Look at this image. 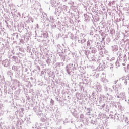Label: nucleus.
I'll use <instances>...</instances> for the list:
<instances>
[{"label":"nucleus","instance_id":"55","mask_svg":"<svg viewBox=\"0 0 129 129\" xmlns=\"http://www.w3.org/2000/svg\"><path fill=\"white\" fill-rule=\"evenodd\" d=\"M117 102H112V104L113 105V106H114V107H115V108H117Z\"/></svg>","mask_w":129,"mask_h":129},{"label":"nucleus","instance_id":"30","mask_svg":"<svg viewBox=\"0 0 129 129\" xmlns=\"http://www.w3.org/2000/svg\"><path fill=\"white\" fill-rule=\"evenodd\" d=\"M39 8H40V5L37 3H35L32 6V9L33 10H38Z\"/></svg>","mask_w":129,"mask_h":129},{"label":"nucleus","instance_id":"54","mask_svg":"<svg viewBox=\"0 0 129 129\" xmlns=\"http://www.w3.org/2000/svg\"><path fill=\"white\" fill-rule=\"evenodd\" d=\"M49 22H51V23H54V21H55V19H54V17L53 16L50 17V20L48 19Z\"/></svg>","mask_w":129,"mask_h":129},{"label":"nucleus","instance_id":"21","mask_svg":"<svg viewBox=\"0 0 129 129\" xmlns=\"http://www.w3.org/2000/svg\"><path fill=\"white\" fill-rule=\"evenodd\" d=\"M96 47L98 49V51H103L104 50V46L102 45L101 42H98L97 43Z\"/></svg>","mask_w":129,"mask_h":129},{"label":"nucleus","instance_id":"40","mask_svg":"<svg viewBox=\"0 0 129 129\" xmlns=\"http://www.w3.org/2000/svg\"><path fill=\"white\" fill-rule=\"evenodd\" d=\"M92 110L91 109H90V108H87V113H86V114L87 115H91V111H92Z\"/></svg>","mask_w":129,"mask_h":129},{"label":"nucleus","instance_id":"10","mask_svg":"<svg viewBox=\"0 0 129 129\" xmlns=\"http://www.w3.org/2000/svg\"><path fill=\"white\" fill-rule=\"evenodd\" d=\"M50 4L52 7L55 8V10H56V7L58 8L59 5L61 4V2L60 0H51Z\"/></svg>","mask_w":129,"mask_h":129},{"label":"nucleus","instance_id":"22","mask_svg":"<svg viewBox=\"0 0 129 129\" xmlns=\"http://www.w3.org/2000/svg\"><path fill=\"white\" fill-rule=\"evenodd\" d=\"M11 36L12 37V40L14 41V40H19V37L21 36V34L18 33H14L11 34Z\"/></svg>","mask_w":129,"mask_h":129},{"label":"nucleus","instance_id":"12","mask_svg":"<svg viewBox=\"0 0 129 129\" xmlns=\"http://www.w3.org/2000/svg\"><path fill=\"white\" fill-rule=\"evenodd\" d=\"M12 70L15 71H21L23 69L22 63H18L17 66L13 65L12 67Z\"/></svg>","mask_w":129,"mask_h":129},{"label":"nucleus","instance_id":"37","mask_svg":"<svg viewBox=\"0 0 129 129\" xmlns=\"http://www.w3.org/2000/svg\"><path fill=\"white\" fill-rule=\"evenodd\" d=\"M123 36L124 38H127L129 37V31L128 30H124L123 33Z\"/></svg>","mask_w":129,"mask_h":129},{"label":"nucleus","instance_id":"32","mask_svg":"<svg viewBox=\"0 0 129 129\" xmlns=\"http://www.w3.org/2000/svg\"><path fill=\"white\" fill-rule=\"evenodd\" d=\"M19 41L20 45H21V44H23V45H24L25 43H27V41H25V39H24V38L23 37V36H22L21 38L19 39Z\"/></svg>","mask_w":129,"mask_h":129},{"label":"nucleus","instance_id":"17","mask_svg":"<svg viewBox=\"0 0 129 129\" xmlns=\"http://www.w3.org/2000/svg\"><path fill=\"white\" fill-rule=\"evenodd\" d=\"M86 44L87 48L91 49L93 46V45H94V42H93V40L89 39L87 40Z\"/></svg>","mask_w":129,"mask_h":129},{"label":"nucleus","instance_id":"61","mask_svg":"<svg viewBox=\"0 0 129 129\" xmlns=\"http://www.w3.org/2000/svg\"><path fill=\"white\" fill-rule=\"evenodd\" d=\"M94 19L96 20L95 21H96V22H98V21H99V17L96 16V17H94Z\"/></svg>","mask_w":129,"mask_h":129},{"label":"nucleus","instance_id":"51","mask_svg":"<svg viewBox=\"0 0 129 129\" xmlns=\"http://www.w3.org/2000/svg\"><path fill=\"white\" fill-rule=\"evenodd\" d=\"M25 120H26L27 123H31V118L30 117H27Z\"/></svg>","mask_w":129,"mask_h":129},{"label":"nucleus","instance_id":"1","mask_svg":"<svg viewBox=\"0 0 129 129\" xmlns=\"http://www.w3.org/2000/svg\"><path fill=\"white\" fill-rule=\"evenodd\" d=\"M79 69V71L81 73H84V70L81 66H78L77 62H74V63H69L66 66L64 70L66 73L68 74L69 76H73L76 74L75 70Z\"/></svg>","mask_w":129,"mask_h":129},{"label":"nucleus","instance_id":"2","mask_svg":"<svg viewBox=\"0 0 129 129\" xmlns=\"http://www.w3.org/2000/svg\"><path fill=\"white\" fill-rule=\"evenodd\" d=\"M89 50H85L84 51V54L86 58L89 60L90 62H95L97 59L92 54H96L97 53V49L95 47H91Z\"/></svg>","mask_w":129,"mask_h":129},{"label":"nucleus","instance_id":"50","mask_svg":"<svg viewBox=\"0 0 129 129\" xmlns=\"http://www.w3.org/2000/svg\"><path fill=\"white\" fill-rule=\"evenodd\" d=\"M13 61H14V62H15L16 63H17L18 61V57L16 56H14L13 57Z\"/></svg>","mask_w":129,"mask_h":129},{"label":"nucleus","instance_id":"43","mask_svg":"<svg viewBox=\"0 0 129 129\" xmlns=\"http://www.w3.org/2000/svg\"><path fill=\"white\" fill-rule=\"evenodd\" d=\"M7 75L8 76H10L11 80H12V77L13 76V73L12 72V71H8Z\"/></svg>","mask_w":129,"mask_h":129},{"label":"nucleus","instance_id":"24","mask_svg":"<svg viewBox=\"0 0 129 129\" xmlns=\"http://www.w3.org/2000/svg\"><path fill=\"white\" fill-rule=\"evenodd\" d=\"M37 124H38V123H36V124H35V125H34V126H33V129H48L47 128V127H42V126H43V124H42V123H39V126H40V127H37L36 126V125H37Z\"/></svg>","mask_w":129,"mask_h":129},{"label":"nucleus","instance_id":"3","mask_svg":"<svg viewBox=\"0 0 129 129\" xmlns=\"http://www.w3.org/2000/svg\"><path fill=\"white\" fill-rule=\"evenodd\" d=\"M109 117L113 119L114 121H118V120H123L124 119V115L121 114H116L113 112H110Z\"/></svg>","mask_w":129,"mask_h":129},{"label":"nucleus","instance_id":"34","mask_svg":"<svg viewBox=\"0 0 129 129\" xmlns=\"http://www.w3.org/2000/svg\"><path fill=\"white\" fill-rule=\"evenodd\" d=\"M107 95H108L109 97H106V101L107 102H110V101L113 99V97H112L111 95H108V94H107Z\"/></svg>","mask_w":129,"mask_h":129},{"label":"nucleus","instance_id":"11","mask_svg":"<svg viewBox=\"0 0 129 129\" xmlns=\"http://www.w3.org/2000/svg\"><path fill=\"white\" fill-rule=\"evenodd\" d=\"M98 106H100V109H103V110H105V111H107V112L109 111V109H110V107L105 103H103L102 105H98Z\"/></svg>","mask_w":129,"mask_h":129},{"label":"nucleus","instance_id":"6","mask_svg":"<svg viewBox=\"0 0 129 129\" xmlns=\"http://www.w3.org/2000/svg\"><path fill=\"white\" fill-rule=\"evenodd\" d=\"M126 54H124L122 56H121L119 59H117L115 64L117 67H119L121 65L125 66V63H126Z\"/></svg>","mask_w":129,"mask_h":129},{"label":"nucleus","instance_id":"47","mask_svg":"<svg viewBox=\"0 0 129 129\" xmlns=\"http://www.w3.org/2000/svg\"><path fill=\"white\" fill-rule=\"evenodd\" d=\"M112 5H115V1H110L108 3V6L109 7H111Z\"/></svg>","mask_w":129,"mask_h":129},{"label":"nucleus","instance_id":"14","mask_svg":"<svg viewBox=\"0 0 129 129\" xmlns=\"http://www.w3.org/2000/svg\"><path fill=\"white\" fill-rule=\"evenodd\" d=\"M18 31L19 33H22L23 31H24V29H25V23L24 22H21L17 26Z\"/></svg>","mask_w":129,"mask_h":129},{"label":"nucleus","instance_id":"16","mask_svg":"<svg viewBox=\"0 0 129 129\" xmlns=\"http://www.w3.org/2000/svg\"><path fill=\"white\" fill-rule=\"evenodd\" d=\"M106 98H107L104 95H100L99 100V105H100V104H103L104 101L105 100L106 101Z\"/></svg>","mask_w":129,"mask_h":129},{"label":"nucleus","instance_id":"18","mask_svg":"<svg viewBox=\"0 0 129 129\" xmlns=\"http://www.w3.org/2000/svg\"><path fill=\"white\" fill-rule=\"evenodd\" d=\"M24 21L27 24H30V23H33L34 22V19H33L31 17H24Z\"/></svg>","mask_w":129,"mask_h":129},{"label":"nucleus","instance_id":"7","mask_svg":"<svg viewBox=\"0 0 129 129\" xmlns=\"http://www.w3.org/2000/svg\"><path fill=\"white\" fill-rule=\"evenodd\" d=\"M75 40H78V43L81 44L82 46L84 45L85 43H86V39H85V35L83 33H80L77 36H75Z\"/></svg>","mask_w":129,"mask_h":129},{"label":"nucleus","instance_id":"9","mask_svg":"<svg viewBox=\"0 0 129 129\" xmlns=\"http://www.w3.org/2000/svg\"><path fill=\"white\" fill-rule=\"evenodd\" d=\"M40 39L39 42H44V39H48L49 38V34L48 32L45 31L41 33V36H39ZM44 38V39H43Z\"/></svg>","mask_w":129,"mask_h":129},{"label":"nucleus","instance_id":"49","mask_svg":"<svg viewBox=\"0 0 129 129\" xmlns=\"http://www.w3.org/2000/svg\"><path fill=\"white\" fill-rule=\"evenodd\" d=\"M117 56H118V59L120 58L121 57H122V54H121V52L120 51H118L116 53Z\"/></svg>","mask_w":129,"mask_h":129},{"label":"nucleus","instance_id":"15","mask_svg":"<svg viewBox=\"0 0 129 129\" xmlns=\"http://www.w3.org/2000/svg\"><path fill=\"white\" fill-rule=\"evenodd\" d=\"M8 7L10 8L11 14H12V16L18 12V10L16 9V7L12 5H8Z\"/></svg>","mask_w":129,"mask_h":129},{"label":"nucleus","instance_id":"59","mask_svg":"<svg viewBox=\"0 0 129 129\" xmlns=\"http://www.w3.org/2000/svg\"><path fill=\"white\" fill-rule=\"evenodd\" d=\"M122 100L123 102H125V103H128V100L127 101L126 97L125 99H123Z\"/></svg>","mask_w":129,"mask_h":129},{"label":"nucleus","instance_id":"44","mask_svg":"<svg viewBox=\"0 0 129 129\" xmlns=\"http://www.w3.org/2000/svg\"><path fill=\"white\" fill-rule=\"evenodd\" d=\"M109 34H111V35L112 36H113V35H114V34H115V30H114V29H110Z\"/></svg>","mask_w":129,"mask_h":129},{"label":"nucleus","instance_id":"60","mask_svg":"<svg viewBox=\"0 0 129 129\" xmlns=\"http://www.w3.org/2000/svg\"><path fill=\"white\" fill-rule=\"evenodd\" d=\"M72 115H73V116H74L75 117H77L78 116L77 113H76V112H73L72 113Z\"/></svg>","mask_w":129,"mask_h":129},{"label":"nucleus","instance_id":"4","mask_svg":"<svg viewBox=\"0 0 129 129\" xmlns=\"http://www.w3.org/2000/svg\"><path fill=\"white\" fill-rule=\"evenodd\" d=\"M61 12H63L64 13H67V12H68L67 10V6L62 3H60V4L59 5L58 8H55V15L58 16Z\"/></svg>","mask_w":129,"mask_h":129},{"label":"nucleus","instance_id":"36","mask_svg":"<svg viewBox=\"0 0 129 129\" xmlns=\"http://www.w3.org/2000/svg\"><path fill=\"white\" fill-rule=\"evenodd\" d=\"M64 62H57L55 64V68H60L61 66H64Z\"/></svg>","mask_w":129,"mask_h":129},{"label":"nucleus","instance_id":"35","mask_svg":"<svg viewBox=\"0 0 129 129\" xmlns=\"http://www.w3.org/2000/svg\"><path fill=\"white\" fill-rule=\"evenodd\" d=\"M21 71H16L15 72V77L16 78H20L21 77Z\"/></svg>","mask_w":129,"mask_h":129},{"label":"nucleus","instance_id":"46","mask_svg":"<svg viewBox=\"0 0 129 129\" xmlns=\"http://www.w3.org/2000/svg\"><path fill=\"white\" fill-rule=\"evenodd\" d=\"M101 80L102 82H103V83H107L108 82V81H107V79L105 78V77H103L101 79Z\"/></svg>","mask_w":129,"mask_h":129},{"label":"nucleus","instance_id":"26","mask_svg":"<svg viewBox=\"0 0 129 129\" xmlns=\"http://www.w3.org/2000/svg\"><path fill=\"white\" fill-rule=\"evenodd\" d=\"M46 73L48 74L49 77H52V75L55 74L54 71L51 70V69H48L46 71Z\"/></svg>","mask_w":129,"mask_h":129},{"label":"nucleus","instance_id":"8","mask_svg":"<svg viewBox=\"0 0 129 129\" xmlns=\"http://www.w3.org/2000/svg\"><path fill=\"white\" fill-rule=\"evenodd\" d=\"M33 35V36H37V31L34 30V32H30V34L27 33H25L23 37L24 38V40H25V42H28L30 39V37Z\"/></svg>","mask_w":129,"mask_h":129},{"label":"nucleus","instance_id":"29","mask_svg":"<svg viewBox=\"0 0 129 129\" xmlns=\"http://www.w3.org/2000/svg\"><path fill=\"white\" fill-rule=\"evenodd\" d=\"M112 52H117L118 51V46L117 45H113L111 47Z\"/></svg>","mask_w":129,"mask_h":129},{"label":"nucleus","instance_id":"57","mask_svg":"<svg viewBox=\"0 0 129 129\" xmlns=\"http://www.w3.org/2000/svg\"><path fill=\"white\" fill-rule=\"evenodd\" d=\"M60 58H61V60L62 61H63V62H64V61H65V60H66V56H65V55H63L62 56H61V57H60Z\"/></svg>","mask_w":129,"mask_h":129},{"label":"nucleus","instance_id":"39","mask_svg":"<svg viewBox=\"0 0 129 129\" xmlns=\"http://www.w3.org/2000/svg\"><path fill=\"white\" fill-rule=\"evenodd\" d=\"M121 80L122 82L124 83L125 85H127V80L125 79V77H122Z\"/></svg>","mask_w":129,"mask_h":129},{"label":"nucleus","instance_id":"25","mask_svg":"<svg viewBox=\"0 0 129 129\" xmlns=\"http://www.w3.org/2000/svg\"><path fill=\"white\" fill-rule=\"evenodd\" d=\"M10 63V60L8 59H5L2 61V65L4 66V67H9Z\"/></svg>","mask_w":129,"mask_h":129},{"label":"nucleus","instance_id":"62","mask_svg":"<svg viewBox=\"0 0 129 129\" xmlns=\"http://www.w3.org/2000/svg\"><path fill=\"white\" fill-rule=\"evenodd\" d=\"M121 20H122V19H121V18H117V19H116V22L117 23H119V22H121Z\"/></svg>","mask_w":129,"mask_h":129},{"label":"nucleus","instance_id":"56","mask_svg":"<svg viewBox=\"0 0 129 129\" xmlns=\"http://www.w3.org/2000/svg\"><path fill=\"white\" fill-rule=\"evenodd\" d=\"M59 57L61 58V57H63V56H64V55H65V54L64 53V52H59L58 53Z\"/></svg>","mask_w":129,"mask_h":129},{"label":"nucleus","instance_id":"64","mask_svg":"<svg viewBox=\"0 0 129 129\" xmlns=\"http://www.w3.org/2000/svg\"><path fill=\"white\" fill-rule=\"evenodd\" d=\"M125 121L127 123H128V122H129V117L125 118Z\"/></svg>","mask_w":129,"mask_h":129},{"label":"nucleus","instance_id":"53","mask_svg":"<svg viewBox=\"0 0 129 129\" xmlns=\"http://www.w3.org/2000/svg\"><path fill=\"white\" fill-rule=\"evenodd\" d=\"M5 23H6L7 28H8L9 29H11L12 28V26H11L9 24V23H8V22H7V21L6 20H5Z\"/></svg>","mask_w":129,"mask_h":129},{"label":"nucleus","instance_id":"52","mask_svg":"<svg viewBox=\"0 0 129 129\" xmlns=\"http://www.w3.org/2000/svg\"><path fill=\"white\" fill-rule=\"evenodd\" d=\"M88 5H89L88 2L85 3V4H83V6H84L85 10H86V9L88 8Z\"/></svg>","mask_w":129,"mask_h":129},{"label":"nucleus","instance_id":"42","mask_svg":"<svg viewBox=\"0 0 129 129\" xmlns=\"http://www.w3.org/2000/svg\"><path fill=\"white\" fill-rule=\"evenodd\" d=\"M90 123L91 124H93L94 125H96V124H97V120H91V121H90Z\"/></svg>","mask_w":129,"mask_h":129},{"label":"nucleus","instance_id":"13","mask_svg":"<svg viewBox=\"0 0 129 129\" xmlns=\"http://www.w3.org/2000/svg\"><path fill=\"white\" fill-rule=\"evenodd\" d=\"M115 97L116 98H119V101H120V100H122V99H125L126 94H125V92H121L119 95L116 94Z\"/></svg>","mask_w":129,"mask_h":129},{"label":"nucleus","instance_id":"41","mask_svg":"<svg viewBox=\"0 0 129 129\" xmlns=\"http://www.w3.org/2000/svg\"><path fill=\"white\" fill-rule=\"evenodd\" d=\"M13 17L14 18H17L18 17H21V14L20 12H18L17 11L13 15H12Z\"/></svg>","mask_w":129,"mask_h":129},{"label":"nucleus","instance_id":"27","mask_svg":"<svg viewBox=\"0 0 129 129\" xmlns=\"http://www.w3.org/2000/svg\"><path fill=\"white\" fill-rule=\"evenodd\" d=\"M99 70H103L105 68V61H102L98 66Z\"/></svg>","mask_w":129,"mask_h":129},{"label":"nucleus","instance_id":"33","mask_svg":"<svg viewBox=\"0 0 129 129\" xmlns=\"http://www.w3.org/2000/svg\"><path fill=\"white\" fill-rule=\"evenodd\" d=\"M84 16L85 17V20L84 21L85 22V23H88V22H89V21H90V19L89 18V16L88 15H87V14H84Z\"/></svg>","mask_w":129,"mask_h":129},{"label":"nucleus","instance_id":"23","mask_svg":"<svg viewBox=\"0 0 129 129\" xmlns=\"http://www.w3.org/2000/svg\"><path fill=\"white\" fill-rule=\"evenodd\" d=\"M33 111L37 113V115H41L42 114L41 109H40V107H39L38 106H37L35 108H33Z\"/></svg>","mask_w":129,"mask_h":129},{"label":"nucleus","instance_id":"28","mask_svg":"<svg viewBox=\"0 0 129 129\" xmlns=\"http://www.w3.org/2000/svg\"><path fill=\"white\" fill-rule=\"evenodd\" d=\"M26 51L27 53H30V55H33V53H34V51L33 50V47L31 46H27L26 48Z\"/></svg>","mask_w":129,"mask_h":129},{"label":"nucleus","instance_id":"38","mask_svg":"<svg viewBox=\"0 0 129 129\" xmlns=\"http://www.w3.org/2000/svg\"><path fill=\"white\" fill-rule=\"evenodd\" d=\"M96 90L97 92V94H98L99 92L101 91V86H100V85H97Z\"/></svg>","mask_w":129,"mask_h":129},{"label":"nucleus","instance_id":"5","mask_svg":"<svg viewBox=\"0 0 129 129\" xmlns=\"http://www.w3.org/2000/svg\"><path fill=\"white\" fill-rule=\"evenodd\" d=\"M67 14L70 15L72 18H73V17L75 16H78L79 12L76 6L72 5L70 7V9L67 12Z\"/></svg>","mask_w":129,"mask_h":129},{"label":"nucleus","instance_id":"19","mask_svg":"<svg viewBox=\"0 0 129 129\" xmlns=\"http://www.w3.org/2000/svg\"><path fill=\"white\" fill-rule=\"evenodd\" d=\"M55 62H56V59H54V58L53 57H48L47 59L46 60V63H47V64H48V65H50V64H51V63H53L54 64V63H55Z\"/></svg>","mask_w":129,"mask_h":129},{"label":"nucleus","instance_id":"58","mask_svg":"<svg viewBox=\"0 0 129 129\" xmlns=\"http://www.w3.org/2000/svg\"><path fill=\"white\" fill-rule=\"evenodd\" d=\"M68 4H69V5H71L72 6H73V5L74 4V2L72 1H70L68 2Z\"/></svg>","mask_w":129,"mask_h":129},{"label":"nucleus","instance_id":"45","mask_svg":"<svg viewBox=\"0 0 129 129\" xmlns=\"http://www.w3.org/2000/svg\"><path fill=\"white\" fill-rule=\"evenodd\" d=\"M124 70L126 73H129V64L127 65V67H124Z\"/></svg>","mask_w":129,"mask_h":129},{"label":"nucleus","instance_id":"31","mask_svg":"<svg viewBox=\"0 0 129 129\" xmlns=\"http://www.w3.org/2000/svg\"><path fill=\"white\" fill-rule=\"evenodd\" d=\"M40 15L42 19H47L48 18L47 14L45 13V12H40Z\"/></svg>","mask_w":129,"mask_h":129},{"label":"nucleus","instance_id":"63","mask_svg":"<svg viewBox=\"0 0 129 129\" xmlns=\"http://www.w3.org/2000/svg\"><path fill=\"white\" fill-rule=\"evenodd\" d=\"M19 51L22 52V53H24V52H25V49L23 48V47H20L19 48Z\"/></svg>","mask_w":129,"mask_h":129},{"label":"nucleus","instance_id":"48","mask_svg":"<svg viewBox=\"0 0 129 129\" xmlns=\"http://www.w3.org/2000/svg\"><path fill=\"white\" fill-rule=\"evenodd\" d=\"M120 37V36L119 35V33H116V37L114 39V41H117V40H118L119 39V38Z\"/></svg>","mask_w":129,"mask_h":129},{"label":"nucleus","instance_id":"20","mask_svg":"<svg viewBox=\"0 0 129 129\" xmlns=\"http://www.w3.org/2000/svg\"><path fill=\"white\" fill-rule=\"evenodd\" d=\"M81 76H82V77H84V78L82 79L83 82L84 84H88V83H89V82H90V83H91V82H92L91 79H89V81H88V80H87V79H86L85 78V76L81 74Z\"/></svg>","mask_w":129,"mask_h":129}]
</instances>
